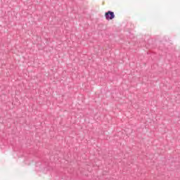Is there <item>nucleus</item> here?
Wrapping results in <instances>:
<instances>
[{
    "instance_id": "f257e3e1",
    "label": "nucleus",
    "mask_w": 180,
    "mask_h": 180,
    "mask_svg": "<svg viewBox=\"0 0 180 180\" xmlns=\"http://www.w3.org/2000/svg\"><path fill=\"white\" fill-rule=\"evenodd\" d=\"M105 18L107 20H112L115 19V13L112 11H107L105 13Z\"/></svg>"
}]
</instances>
